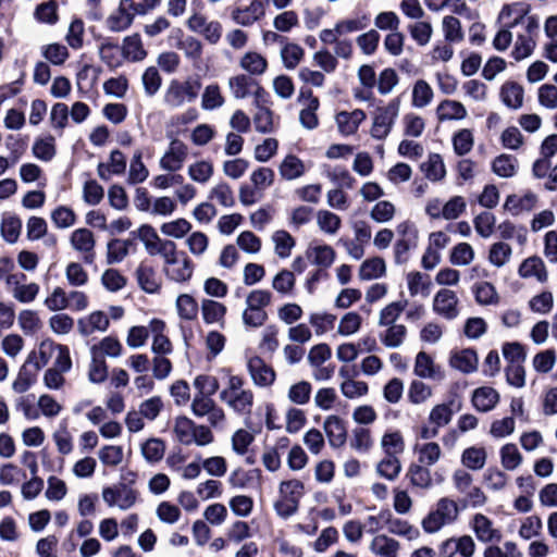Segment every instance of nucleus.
<instances>
[{
  "label": "nucleus",
  "mask_w": 557,
  "mask_h": 557,
  "mask_svg": "<svg viewBox=\"0 0 557 557\" xmlns=\"http://www.w3.org/2000/svg\"><path fill=\"white\" fill-rule=\"evenodd\" d=\"M244 377L235 374L227 375L226 386L220 392V400L239 416L249 414L252 410L255 395L245 388Z\"/></svg>",
  "instance_id": "nucleus-1"
},
{
  "label": "nucleus",
  "mask_w": 557,
  "mask_h": 557,
  "mask_svg": "<svg viewBox=\"0 0 557 557\" xmlns=\"http://www.w3.org/2000/svg\"><path fill=\"white\" fill-rule=\"evenodd\" d=\"M459 507L454 499L442 497L437 500L435 508L422 520L424 532L432 534L443 527L454 523L459 516Z\"/></svg>",
  "instance_id": "nucleus-2"
},
{
  "label": "nucleus",
  "mask_w": 557,
  "mask_h": 557,
  "mask_svg": "<svg viewBox=\"0 0 557 557\" xmlns=\"http://www.w3.org/2000/svg\"><path fill=\"white\" fill-rule=\"evenodd\" d=\"M400 102L393 99L387 106L377 108L373 117L371 136L375 139H384L388 136L398 116Z\"/></svg>",
  "instance_id": "nucleus-3"
},
{
  "label": "nucleus",
  "mask_w": 557,
  "mask_h": 557,
  "mask_svg": "<svg viewBox=\"0 0 557 557\" xmlns=\"http://www.w3.org/2000/svg\"><path fill=\"white\" fill-rule=\"evenodd\" d=\"M138 492L126 483H117L102 490V498L109 507H119L121 510L132 508L137 502Z\"/></svg>",
  "instance_id": "nucleus-4"
},
{
  "label": "nucleus",
  "mask_w": 557,
  "mask_h": 557,
  "mask_svg": "<svg viewBox=\"0 0 557 557\" xmlns=\"http://www.w3.org/2000/svg\"><path fill=\"white\" fill-rule=\"evenodd\" d=\"M190 409L197 418L207 417L208 422L212 426H218L225 420L224 410L216 405L211 396L194 395Z\"/></svg>",
  "instance_id": "nucleus-5"
},
{
  "label": "nucleus",
  "mask_w": 557,
  "mask_h": 557,
  "mask_svg": "<svg viewBox=\"0 0 557 557\" xmlns=\"http://www.w3.org/2000/svg\"><path fill=\"white\" fill-rule=\"evenodd\" d=\"M247 371L251 381L258 387H270L273 385L276 379V374L273 368L267 364L265 361L259 356L248 358Z\"/></svg>",
  "instance_id": "nucleus-6"
},
{
  "label": "nucleus",
  "mask_w": 557,
  "mask_h": 557,
  "mask_svg": "<svg viewBox=\"0 0 557 557\" xmlns=\"http://www.w3.org/2000/svg\"><path fill=\"white\" fill-rule=\"evenodd\" d=\"M458 297L451 289H440L433 299V311L446 320H454L459 314Z\"/></svg>",
  "instance_id": "nucleus-7"
},
{
  "label": "nucleus",
  "mask_w": 557,
  "mask_h": 557,
  "mask_svg": "<svg viewBox=\"0 0 557 557\" xmlns=\"http://www.w3.org/2000/svg\"><path fill=\"white\" fill-rule=\"evenodd\" d=\"M190 30L202 35L211 45L219 42L222 36V25L218 21H208L203 15L194 14L187 21Z\"/></svg>",
  "instance_id": "nucleus-8"
},
{
  "label": "nucleus",
  "mask_w": 557,
  "mask_h": 557,
  "mask_svg": "<svg viewBox=\"0 0 557 557\" xmlns=\"http://www.w3.org/2000/svg\"><path fill=\"white\" fill-rule=\"evenodd\" d=\"M188 154L187 146L180 139H173L160 160L161 169L175 172L182 169Z\"/></svg>",
  "instance_id": "nucleus-9"
},
{
  "label": "nucleus",
  "mask_w": 557,
  "mask_h": 557,
  "mask_svg": "<svg viewBox=\"0 0 557 557\" xmlns=\"http://www.w3.org/2000/svg\"><path fill=\"white\" fill-rule=\"evenodd\" d=\"M95 237L88 228H77L71 235L72 247L84 253V262L91 264L95 261Z\"/></svg>",
  "instance_id": "nucleus-10"
},
{
  "label": "nucleus",
  "mask_w": 557,
  "mask_h": 557,
  "mask_svg": "<svg viewBox=\"0 0 557 557\" xmlns=\"http://www.w3.org/2000/svg\"><path fill=\"white\" fill-rule=\"evenodd\" d=\"M35 351H32L24 364L21 367L16 379L13 381L12 388L16 393H25L36 382L38 366H33Z\"/></svg>",
  "instance_id": "nucleus-11"
},
{
  "label": "nucleus",
  "mask_w": 557,
  "mask_h": 557,
  "mask_svg": "<svg viewBox=\"0 0 557 557\" xmlns=\"http://www.w3.org/2000/svg\"><path fill=\"white\" fill-rule=\"evenodd\" d=\"M135 274L137 283L144 292L148 294H156L160 290L162 280L151 264L146 261H141L136 269Z\"/></svg>",
  "instance_id": "nucleus-12"
},
{
  "label": "nucleus",
  "mask_w": 557,
  "mask_h": 557,
  "mask_svg": "<svg viewBox=\"0 0 557 557\" xmlns=\"http://www.w3.org/2000/svg\"><path fill=\"white\" fill-rule=\"evenodd\" d=\"M265 14L264 3L261 0H252L245 8H236L232 11V20L242 26H250Z\"/></svg>",
  "instance_id": "nucleus-13"
},
{
  "label": "nucleus",
  "mask_w": 557,
  "mask_h": 557,
  "mask_svg": "<svg viewBox=\"0 0 557 557\" xmlns=\"http://www.w3.org/2000/svg\"><path fill=\"white\" fill-rule=\"evenodd\" d=\"M324 432L332 447H342L347 440V428L343 419L337 416H330L325 419Z\"/></svg>",
  "instance_id": "nucleus-14"
},
{
  "label": "nucleus",
  "mask_w": 557,
  "mask_h": 557,
  "mask_svg": "<svg viewBox=\"0 0 557 557\" xmlns=\"http://www.w3.org/2000/svg\"><path fill=\"white\" fill-rule=\"evenodd\" d=\"M109 324V317L103 311H94L77 322L78 331L83 336H88L97 331L104 332Z\"/></svg>",
  "instance_id": "nucleus-15"
},
{
  "label": "nucleus",
  "mask_w": 557,
  "mask_h": 557,
  "mask_svg": "<svg viewBox=\"0 0 557 557\" xmlns=\"http://www.w3.org/2000/svg\"><path fill=\"white\" fill-rule=\"evenodd\" d=\"M259 82L247 74H238L228 78V88L235 99L250 97Z\"/></svg>",
  "instance_id": "nucleus-16"
},
{
  "label": "nucleus",
  "mask_w": 557,
  "mask_h": 557,
  "mask_svg": "<svg viewBox=\"0 0 557 557\" xmlns=\"http://www.w3.org/2000/svg\"><path fill=\"white\" fill-rule=\"evenodd\" d=\"M499 401V394L490 386H483L474 389L472 395V404L474 408L481 412H488L495 408Z\"/></svg>",
  "instance_id": "nucleus-17"
},
{
  "label": "nucleus",
  "mask_w": 557,
  "mask_h": 557,
  "mask_svg": "<svg viewBox=\"0 0 557 557\" xmlns=\"http://www.w3.org/2000/svg\"><path fill=\"white\" fill-rule=\"evenodd\" d=\"M518 273L522 278L535 277L539 282L547 281V271L543 260L537 256H532L523 260L520 264Z\"/></svg>",
  "instance_id": "nucleus-18"
},
{
  "label": "nucleus",
  "mask_w": 557,
  "mask_h": 557,
  "mask_svg": "<svg viewBox=\"0 0 557 557\" xmlns=\"http://www.w3.org/2000/svg\"><path fill=\"white\" fill-rule=\"evenodd\" d=\"M364 120L366 113L360 109H356L352 112L342 111L336 115L339 132L344 135L355 134Z\"/></svg>",
  "instance_id": "nucleus-19"
},
{
  "label": "nucleus",
  "mask_w": 557,
  "mask_h": 557,
  "mask_svg": "<svg viewBox=\"0 0 557 557\" xmlns=\"http://www.w3.org/2000/svg\"><path fill=\"white\" fill-rule=\"evenodd\" d=\"M478 355L475 350L467 348L456 351L450 357V366L462 373H472L478 368Z\"/></svg>",
  "instance_id": "nucleus-20"
},
{
  "label": "nucleus",
  "mask_w": 557,
  "mask_h": 557,
  "mask_svg": "<svg viewBox=\"0 0 557 557\" xmlns=\"http://www.w3.org/2000/svg\"><path fill=\"white\" fill-rule=\"evenodd\" d=\"M22 231V220L14 213L5 212L2 214L0 232L2 238L9 243L17 242Z\"/></svg>",
  "instance_id": "nucleus-21"
},
{
  "label": "nucleus",
  "mask_w": 557,
  "mask_h": 557,
  "mask_svg": "<svg viewBox=\"0 0 557 557\" xmlns=\"http://www.w3.org/2000/svg\"><path fill=\"white\" fill-rule=\"evenodd\" d=\"M369 549L377 557H397L399 543L386 535H376L370 543Z\"/></svg>",
  "instance_id": "nucleus-22"
},
{
  "label": "nucleus",
  "mask_w": 557,
  "mask_h": 557,
  "mask_svg": "<svg viewBox=\"0 0 557 557\" xmlns=\"http://www.w3.org/2000/svg\"><path fill=\"white\" fill-rule=\"evenodd\" d=\"M473 530L479 541L488 543L499 541L500 533L493 529L492 521L482 513H476L473 518Z\"/></svg>",
  "instance_id": "nucleus-23"
},
{
  "label": "nucleus",
  "mask_w": 557,
  "mask_h": 557,
  "mask_svg": "<svg viewBox=\"0 0 557 557\" xmlns=\"http://www.w3.org/2000/svg\"><path fill=\"white\" fill-rule=\"evenodd\" d=\"M201 313L205 323L224 325V318L226 314V307L212 299H203L201 302Z\"/></svg>",
  "instance_id": "nucleus-24"
},
{
  "label": "nucleus",
  "mask_w": 557,
  "mask_h": 557,
  "mask_svg": "<svg viewBox=\"0 0 557 557\" xmlns=\"http://www.w3.org/2000/svg\"><path fill=\"white\" fill-rule=\"evenodd\" d=\"M523 88L513 82L506 83L500 88V99L509 109L517 110L523 103Z\"/></svg>",
  "instance_id": "nucleus-25"
},
{
  "label": "nucleus",
  "mask_w": 557,
  "mask_h": 557,
  "mask_svg": "<svg viewBox=\"0 0 557 557\" xmlns=\"http://www.w3.org/2000/svg\"><path fill=\"white\" fill-rule=\"evenodd\" d=\"M406 476L412 486L428 490L432 486V476L428 466L422 463H411L408 468Z\"/></svg>",
  "instance_id": "nucleus-26"
},
{
  "label": "nucleus",
  "mask_w": 557,
  "mask_h": 557,
  "mask_svg": "<svg viewBox=\"0 0 557 557\" xmlns=\"http://www.w3.org/2000/svg\"><path fill=\"white\" fill-rule=\"evenodd\" d=\"M165 276L176 283L188 282L194 273V264L188 257H183L180 265L163 267Z\"/></svg>",
  "instance_id": "nucleus-27"
},
{
  "label": "nucleus",
  "mask_w": 557,
  "mask_h": 557,
  "mask_svg": "<svg viewBox=\"0 0 557 557\" xmlns=\"http://www.w3.org/2000/svg\"><path fill=\"white\" fill-rule=\"evenodd\" d=\"M436 114L440 121L462 120L467 110L461 102L446 99L438 104Z\"/></svg>",
  "instance_id": "nucleus-28"
},
{
  "label": "nucleus",
  "mask_w": 557,
  "mask_h": 557,
  "mask_svg": "<svg viewBox=\"0 0 557 557\" xmlns=\"http://www.w3.org/2000/svg\"><path fill=\"white\" fill-rule=\"evenodd\" d=\"M122 53L125 58L134 62L143 61L147 57V51L138 34H133L124 38Z\"/></svg>",
  "instance_id": "nucleus-29"
},
{
  "label": "nucleus",
  "mask_w": 557,
  "mask_h": 557,
  "mask_svg": "<svg viewBox=\"0 0 557 557\" xmlns=\"http://www.w3.org/2000/svg\"><path fill=\"white\" fill-rule=\"evenodd\" d=\"M386 330L381 332L379 337L381 343L387 348H397L401 346L407 336V327L404 324L385 326Z\"/></svg>",
  "instance_id": "nucleus-30"
},
{
  "label": "nucleus",
  "mask_w": 557,
  "mask_h": 557,
  "mask_svg": "<svg viewBox=\"0 0 557 557\" xmlns=\"http://www.w3.org/2000/svg\"><path fill=\"white\" fill-rule=\"evenodd\" d=\"M90 351L92 359L89 366L88 377L91 383L100 384L108 377V367L106 360L99 357L97 346H92Z\"/></svg>",
  "instance_id": "nucleus-31"
},
{
  "label": "nucleus",
  "mask_w": 557,
  "mask_h": 557,
  "mask_svg": "<svg viewBox=\"0 0 557 557\" xmlns=\"http://www.w3.org/2000/svg\"><path fill=\"white\" fill-rule=\"evenodd\" d=\"M414 451L418 454L419 462L428 467L435 465L442 456V449L435 442H428L421 445L417 444Z\"/></svg>",
  "instance_id": "nucleus-32"
},
{
  "label": "nucleus",
  "mask_w": 557,
  "mask_h": 557,
  "mask_svg": "<svg viewBox=\"0 0 557 557\" xmlns=\"http://www.w3.org/2000/svg\"><path fill=\"white\" fill-rule=\"evenodd\" d=\"M195 422L185 417H177L174 424L176 440L183 445H190L195 440Z\"/></svg>",
  "instance_id": "nucleus-33"
},
{
  "label": "nucleus",
  "mask_w": 557,
  "mask_h": 557,
  "mask_svg": "<svg viewBox=\"0 0 557 557\" xmlns=\"http://www.w3.org/2000/svg\"><path fill=\"white\" fill-rule=\"evenodd\" d=\"M381 446L386 456L397 457L405 450V441L399 431L386 432L382 436Z\"/></svg>",
  "instance_id": "nucleus-34"
},
{
  "label": "nucleus",
  "mask_w": 557,
  "mask_h": 557,
  "mask_svg": "<svg viewBox=\"0 0 557 557\" xmlns=\"http://www.w3.org/2000/svg\"><path fill=\"white\" fill-rule=\"evenodd\" d=\"M408 305L407 300H398L388 304L380 311L379 317V325L380 326H389L396 325V321L399 319L403 311L406 309Z\"/></svg>",
  "instance_id": "nucleus-35"
},
{
  "label": "nucleus",
  "mask_w": 557,
  "mask_h": 557,
  "mask_svg": "<svg viewBox=\"0 0 557 557\" xmlns=\"http://www.w3.org/2000/svg\"><path fill=\"white\" fill-rule=\"evenodd\" d=\"M525 14H527V10H524V9L519 10L517 17H515V20L512 22L507 24V28L500 29L496 34V36L493 40V46L496 50L505 51L510 46L511 40H512V34L509 29L515 27L517 24L521 23L522 21H524Z\"/></svg>",
  "instance_id": "nucleus-36"
},
{
  "label": "nucleus",
  "mask_w": 557,
  "mask_h": 557,
  "mask_svg": "<svg viewBox=\"0 0 557 557\" xmlns=\"http://www.w3.org/2000/svg\"><path fill=\"white\" fill-rule=\"evenodd\" d=\"M518 160L510 154H500L492 163V171L499 177H512L517 172Z\"/></svg>",
  "instance_id": "nucleus-37"
},
{
  "label": "nucleus",
  "mask_w": 557,
  "mask_h": 557,
  "mask_svg": "<svg viewBox=\"0 0 557 557\" xmlns=\"http://www.w3.org/2000/svg\"><path fill=\"white\" fill-rule=\"evenodd\" d=\"M386 525L388 532L399 536H405L408 540H414L419 536V530L417 528L409 524L406 520L394 518L389 510L388 519H386Z\"/></svg>",
  "instance_id": "nucleus-38"
},
{
  "label": "nucleus",
  "mask_w": 557,
  "mask_h": 557,
  "mask_svg": "<svg viewBox=\"0 0 557 557\" xmlns=\"http://www.w3.org/2000/svg\"><path fill=\"white\" fill-rule=\"evenodd\" d=\"M100 59L110 67L121 64V48L117 42L106 38L99 47Z\"/></svg>",
  "instance_id": "nucleus-39"
},
{
  "label": "nucleus",
  "mask_w": 557,
  "mask_h": 557,
  "mask_svg": "<svg viewBox=\"0 0 557 557\" xmlns=\"http://www.w3.org/2000/svg\"><path fill=\"white\" fill-rule=\"evenodd\" d=\"M239 64L250 75H262L268 67L267 60L257 52L245 53Z\"/></svg>",
  "instance_id": "nucleus-40"
},
{
  "label": "nucleus",
  "mask_w": 557,
  "mask_h": 557,
  "mask_svg": "<svg viewBox=\"0 0 557 557\" xmlns=\"http://www.w3.org/2000/svg\"><path fill=\"white\" fill-rule=\"evenodd\" d=\"M305 173L302 161L294 154H288L280 165V174L283 178L292 181L300 177Z\"/></svg>",
  "instance_id": "nucleus-41"
},
{
  "label": "nucleus",
  "mask_w": 557,
  "mask_h": 557,
  "mask_svg": "<svg viewBox=\"0 0 557 557\" xmlns=\"http://www.w3.org/2000/svg\"><path fill=\"white\" fill-rule=\"evenodd\" d=\"M408 289L411 296L421 294L426 297L430 294L431 281L429 275L421 272H410L407 275Z\"/></svg>",
  "instance_id": "nucleus-42"
},
{
  "label": "nucleus",
  "mask_w": 557,
  "mask_h": 557,
  "mask_svg": "<svg viewBox=\"0 0 557 557\" xmlns=\"http://www.w3.org/2000/svg\"><path fill=\"white\" fill-rule=\"evenodd\" d=\"M461 462L468 469L480 470L485 466L486 451L483 447H469L463 450Z\"/></svg>",
  "instance_id": "nucleus-43"
},
{
  "label": "nucleus",
  "mask_w": 557,
  "mask_h": 557,
  "mask_svg": "<svg viewBox=\"0 0 557 557\" xmlns=\"http://www.w3.org/2000/svg\"><path fill=\"white\" fill-rule=\"evenodd\" d=\"M453 416L450 404H438L431 409L428 421L440 430L450 423Z\"/></svg>",
  "instance_id": "nucleus-44"
},
{
  "label": "nucleus",
  "mask_w": 557,
  "mask_h": 557,
  "mask_svg": "<svg viewBox=\"0 0 557 557\" xmlns=\"http://www.w3.org/2000/svg\"><path fill=\"white\" fill-rule=\"evenodd\" d=\"M134 16V13L131 11L117 8V10L107 18V27L111 32H123L132 25Z\"/></svg>",
  "instance_id": "nucleus-45"
},
{
  "label": "nucleus",
  "mask_w": 557,
  "mask_h": 557,
  "mask_svg": "<svg viewBox=\"0 0 557 557\" xmlns=\"http://www.w3.org/2000/svg\"><path fill=\"white\" fill-rule=\"evenodd\" d=\"M164 104L170 108H180L186 102V98L184 96V89L182 87V82L177 79H172L169 86L165 89L163 96Z\"/></svg>",
  "instance_id": "nucleus-46"
},
{
  "label": "nucleus",
  "mask_w": 557,
  "mask_h": 557,
  "mask_svg": "<svg viewBox=\"0 0 557 557\" xmlns=\"http://www.w3.org/2000/svg\"><path fill=\"white\" fill-rule=\"evenodd\" d=\"M401 471V463L398 457L386 456L377 463L376 472L380 476L394 481Z\"/></svg>",
  "instance_id": "nucleus-47"
},
{
  "label": "nucleus",
  "mask_w": 557,
  "mask_h": 557,
  "mask_svg": "<svg viewBox=\"0 0 557 557\" xmlns=\"http://www.w3.org/2000/svg\"><path fill=\"white\" fill-rule=\"evenodd\" d=\"M176 309L180 318L191 321L197 318L198 304L195 298L188 294H182L176 299Z\"/></svg>",
  "instance_id": "nucleus-48"
},
{
  "label": "nucleus",
  "mask_w": 557,
  "mask_h": 557,
  "mask_svg": "<svg viewBox=\"0 0 557 557\" xmlns=\"http://www.w3.org/2000/svg\"><path fill=\"white\" fill-rule=\"evenodd\" d=\"M196 389L195 395L199 396H213L220 388L219 381L213 375L200 374L197 375L193 382Z\"/></svg>",
  "instance_id": "nucleus-49"
},
{
  "label": "nucleus",
  "mask_w": 557,
  "mask_h": 557,
  "mask_svg": "<svg viewBox=\"0 0 557 557\" xmlns=\"http://www.w3.org/2000/svg\"><path fill=\"white\" fill-rule=\"evenodd\" d=\"M224 104V97L218 84L208 85L202 94L201 107L203 110L212 111Z\"/></svg>",
  "instance_id": "nucleus-50"
},
{
  "label": "nucleus",
  "mask_w": 557,
  "mask_h": 557,
  "mask_svg": "<svg viewBox=\"0 0 557 557\" xmlns=\"http://www.w3.org/2000/svg\"><path fill=\"white\" fill-rule=\"evenodd\" d=\"M129 240L111 239L107 244V262L114 264L121 262L128 255Z\"/></svg>",
  "instance_id": "nucleus-51"
},
{
  "label": "nucleus",
  "mask_w": 557,
  "mask_h": 557,
  "mask_svg": "<svg viewBox=\"0 0 557 557\" xmlns=\"http://www.w3.org/2000/svg\"><path fill=\"white\" fill-rule=\"evenodd\" d=\"M385 273V262L382 258H372L366 260L360 269L359 276L361 280H373L381 277Z\"/></svg>",
  "instance_id": "nucleus-52"
},
{
  "label": "nucleus",
  "mask_w": 557,
  "mask_h": 557,
  "mask_svg": "<svg viewBox=\"0 0 557 557\" xmlns=\"http://www.w3.org/2000/svg\"><path fill=\"white\" fill-rule=\"evenodd\" d=\"M41 54L53 65H62L69 58L67 48L57 42L42 46Z\"/></svg>",
  "instance_id": "nucleus-53"
},
{
  "label": "nucleus",
  "mask_w": 557,
  "mask_h": 557,
  "mask_svg": "<svg viewBox=\"0 0 557 557\" xmlns=\"http://www.w3.org/2000/svg\"><path fill=\"white\" fill-rule=\"evenodd\" d=\"M34 156L42 161H50L55 156L54 138L46 136L37 138L33 145Z\"/></svg>",
  "instance_id": "nucleus-54"
},
{
  "label": "nucleus",
  "mask_w": 557,
  "mask_h": 557,
  "mask_svg": "<svg viewBox=\"0 0 557 557\" xmlns=\"http://www.w3.org/2000/svg\"><path fill=\"white\" fill-rule=\"evenodd\" d=\"M421 170L431 181H438L445 175V166L443 160L437 153L430 154L428 161L421 164Z\"/></svg>",
  "instance_id": "nucleus-55"
},
{
  "label": "nucleus",
  "mask_w": 557,
  "mask_h": 557,
  "mask_svg": "<svg viewBox=\"0 0 557 557\" xmlns=\"http://www.w3.org/2000/svg\"><path fill=\"white\" fill-rule=\"evenodd\" d=\"M433 99L431 86L423 79H419L412 89V106L416 108L426 107Z\"/></svg>",
  "instance_id": "nucleus-56"
},
{
  "label": "nucleus",
  "mask_w": 557,
  "mask_h": 557,
  "mask_svg": "<svg viewBox=\"0 0 557 557\" xmlns=\"http://www.w3.org/2000/svg\"><path fill=\"white\" fill-rule=\"evenodd\" d=\"M189 177L199 184H206L213 175V165L211 162L201 160L188 166Z\"/></svg>",
  "instance_id": "nucleus-57"
},
{
  "label": "nucleus",
  "mask_w": 557,
  "mask_h": 557,
  "mask_svg": "<svg viewBox=\"0 0 557 557\" xmlns=\"http://www.w3.org/2000/svg\"><path fill=\"white\" fill-rule=\"evenodd\" d=\"M164 443L159 438H150L141 445V454L150 463L160 461L164 456Z\"/></svg>",
  "instance_id": "nucleus-58"
},
{
  "label": "nucleus",
  "mask_w": 557,
  "mask_h": 557,
  "mask_svg": "<svg viewBox=\"0 0 557 557\" xmlns=\"http://www.w3.org/2000/svg\"><path fill=\"white\" fill-rule=\"evenodd\" d=\"M141 82L145 94L148 97H152L159 91L162 85V77L157 67L149 66L145 70L141 76Z\"/></svg>",
  "instance_id": "nucleus-59"
},
{
  "label": "nucleus",
  "mask_w": 557,
  "mask_h": 557,
  "mask_svg": "<svg viewBox=\"0 0 557 557\" xmlns=\"http://www.w3.org/2000/svg\"><path fill=\"white\" fill-rule=\"evenodd\" d=\"M414 374L422 379H434L436 369L432 358L424 351H420L416 357Z\"/></svg>",
  "instance_id": "nucleus-60"
},
{
  "label": "nucleus",
  "mask_w": 557,
  "mask_h": 557,
  "mask_svg": "<svg viewBox=\"0 0 557 557\" xmlns=\"http://www.w3.org/2000/svg\"><path fill=\"white\" fill-rule=\"evenodd\" d=\"M408 30L412 37V39L419 46H425L430 42V39L433 34V27L430 22L420 21L412 23L408 26Z\"/></svg>",
  "instance_id": "nucleus-61"
},
{
  "label": "nucleus",
  "mask_w": 557,
  "mask_h": 557,
  "mask_svg": "<svg viewBox=\"0 0 557 557\" xmlns=\"http://www.w3.org/2000/svg\"><path fill=\"white\" fill-rule=\"evenodd\" d=\"M475 300L480 305H493L498 300L497 292L493 284L488 282H480L473 286Z\"/></svg>",
  "instance_id": "nucleus-62"
},
{
  "label": "nucleus",
  "mask_w": 557,
  "mask_h": 557,
  "mask_svg": "<svg viewBox=\"0 0 557 557\" xmlns=\"http://www.w3.org/2000/svg\"><path fill=\"white\" fill-rule=\"evenodd\" d=\"M511 253L512 250L508 244L498 242L491 246L488 260L493 265L502 268L510 260Z\"/></svg>",
  "instance_id": "nucleus-63"
},
{
  "label": "nucleus",
  "mask_w": 557,
  "mask_h": 557,
  "mask_svg": "<svg viewBox=\"0 0 557 557\" xmlns=\"http://www.w3.org/2000/svg\"><path fill=\"white\" fill-rule=\"evenodd\" d=\"M305 54L304 49L297 44H286L281 50L284 66L288 70L295 69Z\"/></svg>",
  "instance_id": "nucleus-64"
}]
</instances>
